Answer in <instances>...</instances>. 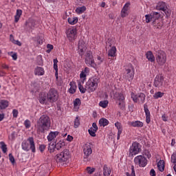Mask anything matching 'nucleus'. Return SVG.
<instances>
[{"label": "nucleus", "mask_w": 176, "mask_h": 176, "mask_svg": "<svg viewBox=\"0 0 176 176\" xmlns=\"http://www.w3.org/2000/svg\"><path fill=\"white\" fill-rule=\"evenodd\" d=\"M35 27V20L32 19H29L25 21V30L28 32H31L32 31V28Z\"/></svg>", "instance_id": "f3484780"}, {"label": "nucleus", "mask_w": 176, "mask_h": 176, "mask_svg": "<svg viewBox=\"0 0 176 176\" xmlns=\"http://www.w3.org/2000/svg\"><path fill=\"white\" fill-rule=\"evenodd\" d=\"M146 57L148 61H151V63H155V55H153V53H152L151 51H148L146 53Z\"/></svg>", "instance_id": "c85d7f7f"}, {"label": "nucleus", "mask_w": 176, "mask_h": 176, "mask_svg": "<svg viewBox=\"0 0 176 176\" xmlns=\"http://www.w3.org/2000/svg\"><path fill=\"white\" fill-rule=\"evenodd\" d=\"M128 125L131 126V127H137L138 129H141V127H144V122L140 120L129 121L128 122Z\"/></svg>", "instance_id": "412c9836"}, {"label": "nucleus", "mask_w": 176, "mask_h": 176, "mask_svg": "<svg viewBox=\"0 0 176 176\" xmlns=\"http://www.w3.org/2000/svg\"><path fill=\"white\" fill-rule=\"evenodd\" d=\"M145 18H146V23H149L150 21H153L152 13H151L149 14H146Z\"/></svg>", "instance_id": "3c124183"}, {"label": "nucleus", "mask_w": 176, "mask_h": 176, "mask_svg": "<svg viewBox=\"0 0 176 176\" xmlns=\"http://www.w3.org/2000/svg\"><path fill=\"white\" fill-rule=\"evenodd\" d=\"M164 96V93L161 92V91H157L155 92V94L153 95V98L155 100H157V98H162Z\"/></svg>", "instance_id": "c03bdc74"}, {"label": "nucleus", "mask_w": 176, "mask_h": 176, "mask_svg": "<svg viewBox=\"0 0 176 176\" xmlns=\"http://www.w3.org/2000/svg\"><path fill=\"white\" fill-rule=\"evenodd\" d=\"M90 72V69L89 67H85V69L82 70L81 73L80 74V79H83V80H86V77L89 75Z\"/></svg>", "instance_id": "b1692460"}, {"label": "nucleus", "mask_w": 176, "mask_h": 176, "mask_svg": "<svg viewBox=\"0 0 176 176\" xmlns=\"http://www.w3.org/2000/svg\"><path fill=\"white\" fill-rule=\"evenodd\" d=\"M157 10H162L165 13L166 17H170L171 16V10L167 8V3L164 1H160L157 3L155 6Z\"/></svg>", "instance_id": "0eeeda50"}, {"label": "nucleus", "mask_w": 176, "mask_h": 176, "mask_svg": "<svg viewBox=\"0 0 176 176\" xmlns=\"http://www.w3.org/2000/svg\"><path fill=\"white\" fill-rule=\"evenodd\" d=\"M83 159L85 162H89L90 160V156L93 153V149H91V145L90 143H87L83 146Z\"/></svg>", "instance_id": "6e6552de"}, {"label": "nucleus", "mask_w": 176, "mask_h": 176, "mask_svg": "<svg viewBox=\"0 0 176 176\" xmlns=\"http://www.w3.org/2000/svg\"><path fill=\"white\" fill-rule=\"evenodd\" d=\"M164 86V76L162 74H157L153 82V87H157V89H162Z\"/></svg>", "instance_id": "9d476101"}, {"label": "nucleus", "mask_w": 176, "mask_h": 176, "mask_svg": "<svg viewBox=\"0 0 176 176\" xmlns=\"http://www.w3.org/2000/svg\"><path fill=\"white\" fill-rule=\"evenodd\" d=\"M8 157H9V160L12 163V164H14V163H16V160H14V157L13 156V155L12 153H10L8 155Z\"/></svg>", "instance_id": "603ef678"}, {"label": "nucleus", "mask_w": 176, "mask_h": 176, "mask_svg": "<svg viewBox=\"0 0 176 176\" xmlns=\"http://www.w3.org/2000/svg\"><path fill=\"white\" fill-rule=\"evenodd\" d=\"M86 45L85 44V41L82 40H80L78 41V54L80 56H83L85 54V52H86Z\"/></svg>", "instance_id": "6ab92c4d"}, {"label": "nucleus", "mask_w": 176, "mask_h": 176, "mask_svg": "<svg viewBox=\"0 0 176 176\" xmlns=\"http://www.w3.org/2000/svg\"><path fill=\"white\" fill-rule=\"evenodd\" d=\"M155 60L161 67L166 64L167 61V55L163 50H158L155 54Z\"/></svg>", "instance_id": "39448f33"}, {"label": "nucleus", "mask_w": 176, "mask_h": 176, "mask_svg": "<svg viewBox=\"0 0 176 176\" xmlns=\"http://www.w3.org/2000/svg\"><path fill=\"white\" fill-rule=\"evenodd\" d=\"M56 149L57 151H60L63 146L65 145V142H64V140H60L57 144H54Z\"/></svg>", "instance_id": "c9c22d12"}, {"label": "nucleus", "mask_w": 176, "mask_h": 176, "mask_svg": "<svg viewBox=\"0 0 176 176\" xmlns=\"http://www.w3.org/2000/svg\"><path fill=\"white\" fill-rule=\"evenodd\" d=\"M152 25L153 27H154V28H155L156 30H162V28L163 27V23L162 22V19L153 21L152 23Z\"/></svg>", "instance_id": "393cba45"}, {"label": "nucleus", "mask_w": 176, "mask_h": 176, "mask_svg": "<svg viewBox=\"0 0 176 176\" xmlns=\"http://www.w3.org/2000/svg\"><path fill=\"white\" fill-rule=\"evenodd\" d=\"M85 64L88 67H91L92 68H96V67H97L96 62H94V58H93V54L91 53V51H88L86 53Z\"/></svg>", "instance_id": "9b49d317"}, {"label": "nucleus", "mask_w": 176, "mask_h": 176, "mask_svg": "<svg viewBox=\"0 0 176 176\" xmlns=\"http://www.w3.org/2000/svg\"><path fill=\"white\" fill-rule=\"evenodd\" d=\"M150 175L156 176V172L155 171V169H151L150 170Z\"/></svg>", "instance_id": "0e129e2a"}, {"label": "nucleus", "mask_w": 176, "mask_h": 176, "mask_svg": "<svg viewBox=\"0 0 176 176\" xmlns=\"http://www.w3.org/2000/svg\"><path fill=\"white\" fill-rule=\"evenodd\" d=\"M0 148L3 152V153H7L8 152V145H6L4 142H0Z\"/></svg>", "instance_id": "f704fd0d"}, {"label": "nucleus", "mask_w": 176, "mask_h": 176, "mask_svg": "<svg viewBox=\"0 0 176 176\" xmlns=\"http://www.w3.org/2000/svg\"><path fill=\"white\" fill-rule=\"evenodd\" d=\"M37 42L38 45H42V43H43V40L41 37H38Z\"/></svg>", "instance_id": "69168bd1"}, {"label": "nucleus", "mask_w": 176, "mask_h": 176, "mask_svg": "<svg viewBox=\"0 0 176 176\" xmlns=\"http://www.w3.org/2000/svg\"><path fill=\"white\" fill-rule=\"evenodd\" d=\"M99 124L102 127H105L109 124V121L107 118H102L99 120Z\"/></svg>", "instance_id": "7c9ffc66"}, {"label": "nucleus", "mask_w": 176, "mask_h": 176, "mask_svg": "<svg viewBox=\"0 0 176 176\" xmlns=\"http://www.w3.org/2000/svg\"><path fill=\"white\" fill-rule=\"evenodd\" d=\"M74 140V137L71 136L70 135H68L66 141H68V142H71Z\"/></svg>", "instance_id": "e2e57ef3"}, {"label": "nucleus", "mask_w": 176, "mask_h": 176, "mask_svg": "<svg viewBox=\"0 0 176 176\" xmlns=\"http://www.w3.org/2000/svg\"><path fill=\"white\" fill-rule=\"evenodd\" d=\"M76 34H78V30H76V28L75 27L70 28L66 31L67 36L69 41H71L76 39Z\"/></svg>", "instance_id": "2eb2a0df"}, {"label": "nucleus", "mask_w": 176, "mask_h": 176, "mask_svg": "<svg viewBox=\"0 0 176 176\" xmlns=\"http://www.w3.org/2000/svg\"><path fill=\"white\" fill-rule=\"evenodd\" d=\"M67 21L71 25H75L78 21V16H71L67 19Z\"/></svg>", "instance_id": "c756f323"}, {"label": "nucleus", "mask_w": 176, "mask_h": 176, "mask_svg": "<svg viewBox=\"0 0 176 176\" xmlns=\"http://www.w3.org/2000/svg\"><path fill=\"white\" fill-rule=\"evenodd\" d=\"M5 119V113H0V122H2Z\"/></svg>", "instance_id": "338daca9"}, {"label": "nucleus", "mask_w": 176, "mask_h": 176, "mask_svg": "<svg viewBox=\"0 0 176 176\" xmlns=\"http://www.w3.org/2000/svg\"><path fill=\"white\" fill-rule=\"evenodd\" d=\"M114 100L120 107H123L124 104V95L122 93L116 92L114 94Z\"/></svg>", "instance_id": "dca6fc26"}, {"label": "nucleus", "mask_w": 176, "mask_h": 176, "mask_svg": "<svg viewBox=\"0 0 176 176\" xmlns=\"http://www.w3.org/2000/svg\"><path fill=\"white\" fill-rule=\"evenodd\" d=\"M171 162L173 163V170L175 173H176V152L173 153L172 156H171Z\"/></svg>", "instance_id": "58836bf2"}, {"label": "nucleus", "mask_w": 176, "mask_h": 176, "mask_svg": "<svg viewBox=\"0 0 176 176\" xmlns=\"http://www.w3.org/2000/svg\"><path fill=\"white\" fill-rule=\"evenodd\" d=\"M134 163L139 167H145L148 164V160L144 155H138L134 158Z\"/></svg>", "instance_id": "4468645a"}, {"label": "nucleus", "mask_w": 176, "mask_h": 176, "mask_svg": "<svg viewBox=\"0 0 176 176\" xmlns=\"http://www.w3.org/2000/svg\"><path fill=\"white\" fill-rule=\"evenodd\" d=\"M74 107L75 109H78L79 107H80V104H82V102L80 101V99L79 98H76L74 102Z\"/></svg>", "instance_id": "4c0bfd02"}, {"label": "nucleus", "mask_w": 176, "mask_h": 176, "mask_svg": "<svg viewBox=\"0 0 176 176\" xmlns=\"http://www.w3.org/2000/svg\"><path fill=\"white\" fill-rule=\"evenodd\" d=\"M124 74L129 82H131V80L134 79L135 70H134V67L131 64H129L128 65L125 66Z\"/></svg>", "instance_id": "1a4fd4ad"}, {"label": "nucleus", "mask_w": 176, "mask_h": 176, "mask_svg": "<svg viewBox=\"0 0 176 176\" xmlns=\"http://www.w3.org/2000/svg\"><path fill=\"white\" fill-rule=\"evenodd\" d=\"M24 126H25V129H30V127H31V121H30L29 120H25Z\"/></svg>", "instance_id": "864d4df0"}, {"label": "nucleus", "mask_w": 176, "mask_h": 176, "mask_svg": "<svg viewBox=\"0 0 176 176\" xmlns=\"http://www.w3.org/2000/svg\"><path fill=\"white\" fill-rule=\"evenodd\" d=\"M97 60H98L97 63L98 65H101L102 63L104 61V59L101 58V56H98Z\"/></svg>", "instance_id": "052dcab7"}, {"label": "nucleus", "mask_w": 176, "mask_h": 176, "mask_svg": "<svg viewBox=\"0 0 176 176\" xmlns=\"http://www.w3.org/2000/svg\"><path fill=\"white\" fill-rule=\"evenodd\" d=\"M34 75L37 76H43L45 75V69L41 67H36L34 69Z\"/></svg>", "instance_id": "5701e85b"}, {"label": "nucleus", "mask_w": 176, "mask_h": 176, "mask_svg": "<svg viewBox=\"0 0 176 176\" xmlns=\"http://www.w3.org/2000/svg\"><path fill=\"white\" fill-rule=\"evenodd\" d=\"M13 43H14V45H17L18 46H21V42L19 41V40H15Z\"/></svg>", "instance_id": "774afa93"}, {"label": "nucleus", "mask_w": 176, "mask_h": 176, "mask_svg": "<svg viewBox=\"0 0 176 176\" xmlns=\"http://www.w3.org/2000/svg\"><path fill=\"white\" fill-rule=\"evenodd\" d=\"M21 14H23V10H16V14L14 16V21L15 23H19V20L21 17Z\"/></svg>", "instance_id": "473e14b6"}, {"label": "nucleus", "mask_w": 176, "mask_h": 176, "mask_svg": "<svg viewBox=\"0 0 176 176\" xmlns=\"http://www.w3.org/2000/svg\"><path fill=\"white\" fill-rule=\"evenodd\" d=\"M126 176H135V170L134 169V166H131V175L129 172H126Z\"/></svg>", "instance_id": "09e8293b"}, {"label": "nucleus", "mask_w": 176, "mask_h": 176, "mask_svg": "<svg viewBox=\"0 0 176 176\" xmlns=\"http://www.w3.org/2000/svg\"><path fill=\"white\" fill-rule=\"evenodd\" d=\"M79 126H80V118H79V116H77L74 120V127L78 129Z\"/></svg>", "instance_id": "ea45409f"}, {"label": "nucleus", "mask_w": 176, "mask_h": 176, "mask_svg": "<svg viewBox=\"0 0 176 176\" xmlns=\"http://www.w3.org/2000/svg\"><path fill=\"white\" fill-rule=\"evenodd\" d=\"M161 16H162V14H160V13H159L157 12H151V17H152L153 22L158 21L159 20H162V19H160Z\"/></svg>", "instance_id": "cd10ccee"}, {"label": "nucleus", "mask_w": 176, "mask_h": 176, "mask_svg": "<svg viewBox=\"0 0 176 176\" xmlns=\"http://www.w3.org/2000/svg\"><path fill=\"white\" fill-rule=\"evenodd\" d=\"M8 107H9V101L6 100H0V112L3 109H6Z\"/></svg>", "instance_id": "a878e982"}, {"label": "nucleus", "mask_w": 176, "mask_h": 176, "mask_svg": "<svg viewBox=\"0 0 176 176\" xmlns=\"http://www.w3.org/2000/svg\"><path fill=\"white\" fill-rule=\"evenodd\" d=\"M115 126L118 130H122V123L116 122L115 123Z\"/></svg>", "instance_id": "6e6d98bb"}, {"label": "nucleus", "mask_w": 176, "mask_h": 176, "mask_svg": "<svg viewBox=\"0 0 176 176\" xmlns=\"http://www.w3.org/2000/svg\"><path fill=\"white\" fill-rule=\"evenodd\" d=\"M47 48L48 49L47 50V53H50V52H52V50H53V45L47 44Z\"/></svg>", "instance_id": "4d7b16f0"}, {"label": "nucleus", "mask_w": 176, "mask_h": 176, "mask_svg": "<svg viewBox=\"0 0 176 176\" xmlns=\"http://www.w3.org/2000/svg\"><path fill=\"white\" fill-rule=\"evenodd\" d=\"M116 47H111V48L108 51L109 57H115L116 56Z\"/></svg>", "instance_id": "2f4dec72"}, {"label": "nucleus", "mask_w": 176, "mask_h": 176, "mask_svg": "<svg viewBox=\"0 0 176 176\" xmlns=\"http://www.w3.org/2000/svg\"><path fill=\"white\" fill-rule=\"evenodd\" d=\"M47 100L48 102L53 104L58 100V91L54 88H51L47 94Z\"/></svg>", "instance_id": "423d86ee"}, {"label": "nucleus", "mask_w": 176, "mask_h": 176, "mask_svg": "<svg viewBox=\"0 0 176 176\" xmlns=\"http://www.w3.org/2000/svg\"><path fill=\"white\" fill-rule=\"evenodd\" d=\"M88 133L91 137H96V133H97V131H96V129L90 128L89 129H88Z\"/></svg>", "instance_id": "49530a36"}, {"label": "nucleus", "mask_w": 176, "mask_h": 176, "mask_svg": "<svg viewBox=\"0 0 176 176\" xmlns=\"http://www.w3.org/2000/svg\"><path fill=\"white\" fill-rule=\"evenodd\" d=\"M54 63V69L55 71H58V65H57L58 63V60L57 58H55L53 60Z\"/></svg>", "instance_id": "de8ad7c7"}, {"label": "nucleus", "mask_w": 176, "mask_h": 176, "mask_svg": "<svg viewBox=\"0 0 176 176\" xmlns=\"http://www.w3.org/2000/svg\"><path fill=\"white\" fill-rule=\"evenodd\" d=\"M94 171H96V168H91L90 166L87 167V172L88 173V174H93Z\"/></svg>", "instance_id": "5fc2aeb1"}, {"label": "nucleus", "mask_w": 176, "mask_h": 176, "mask_svg": "<svg viewBox=\"0 0 176 176\" xmlns=\"http://www.w3.org/2000/svg\"><path fill=\"white\" fill-rule=\"evenodd\" d=\"M21 146L23 151H25V152H29V151H31L32 153L36 152L35 141L33 137H30L26 140H23L21 143Z\"/></svg>", "instance_id": "f03ea898"}, {"label": "nucleus", "mask_w": 176, "mask_h": 176, "mask_svg": "<svg viewBox=\"0 0 176 176\" xmlns=\"http://www.w3.org/2000/svg\"><path fill=\"white\" fill-rule=\"evenodd\" d=\"M58 134H60V132L58 131H51L47 138L49 142H54V144H56V138Z\"/></svg>", "instance_id": "aec40b11"}, {"label": "nucleus", "mask_w": 176, "mask_h": 176, "mask_svg": "<svg viewBox=\"0 0 176 176\" xmlns=\"http://www.w3.org/2000/svg\"><path fill=\"white\" fill-rule=\"evenodd\" d=\"M45 148H46V146L44 144H41L39 146L38 149H39L40 152H41V153H43Z\"/></svg>", "instance_id": "13d9d810"}, {"label": "nucleus", "mask_w": 176, "mask_h": 176, "mask_svg": "<svg viewBox=\"0 0 176 176\" xmlns=\"http://www.w3.org/2000/svg\"><path fill=\"white\" fill-rule=\"evenodd\" d=\"M103 176H111V168H109L107 165L103 166Z\"/></svg>", "instance_id": "72a5a7b5"}, {"label": "nucleus", "mask_w": 176, "mask_h": 176, "mask_svg": "<svg viewBox=\"0 0 176 176\" xmlns=\"http://www.w3.org/2000/svg\"><path fill=\"white\" fill-rule=\"evenodd\" d=\"M78 89L80 90V91L82 93V94H85V93H86V91L87 90V89H86V87H83V85H82V82H78Z\"/></svg>", "instance_id": "79ce46f5"}, {"label": "nucleus", "mask_w": 176, "mask_h": 176, "mask_svg": "<svg viewBox=\"0 0 176 176\" xmlns=\"http://www.w3.org/2000/svg\"><path fill=\"white\" fill-rule=\"evenodd\" d=\"M12 115H13V118H17V116H19V111H17V109H13Z\"/></svg>", "instance_id": "bf43d9fd"}, {"label": "nucleus", "mask_w": 176, "mask_h": 176, "mask_svg": "<svg viewBox=\"0 0 176 176\" xmlns=\"http://www.w3.org/2000/svg\"><path fill=\"white\" fill-rule=\"evenodd\" d=\"M70 88L69 89V93L70 94H75L76 93V83L74 81L70 82L69 83Z\"/></svg>", "instance_id": "bb28decb"}, {"label": "nucleus", "mask_w": 176, "mask_h": 176, "mask_svg": "<svg viewBox=\"0 0 176 176\" xmlns=\"http://www.w3.org/2000/svg\"><path fill=\"white\" fill-rule=\"evenodd\" d=\"M144 109L146 115V122L147 124H149V123H151V111H149V109H148V105L144 104Z\"/></svg>", "instance_id": "4be33fe9"}, {"label": "nucleus", "mask_w": 176, "mask_h": 176, "mask_svg": "<svg viewBox=\"0 0 176 176\" xmlns=\"http://www.w3.org/2000/svg\"><path fill=\"white\" fill-rule=\"evenodd\" d=\"M54 148H56L54 143L52 144L50 143V146H48V151H50V153H53V152H54Z\"/></svg>", "instance_id": "8fccbe9b"}, {"label": "nucleus", "mask_w": 176, "mask_h": 176, "mask_svg": "<svg viewBox=\"0 0 176 176\" xmlns=\"http://www.w3.org/2000/svg\"><path fill=\"white\" fill-rule=\"evenodd\" d=\"M141 152V145L137 142L132 143V145L129 148V153L131 156H135Z\"/></svg>", "instance_id": "f8f14e48"}, {"label": "nucleus", "mask_w": 176, "mask_h": 176, "mask_svg": "<svg viewBox=\"0 0 176 176\" xmlns=\"http://www.w3.org/2000/svg\"><path fill=\"white\" fill-rule=\"evenodd\" d=\"M131 97L133 102H138V104H144L145 102V94L144 93L135 94L132 92Z\"/></svg>", "instance_id": "ddd939ff"}, {"label": "nucleus", "mask_w": 176, "mask_h": 176, "mask_svg": "<svg viewBox=\"0 0 176 176\" xmlns=\"http://www.w3.org/2000/svg\"><path fill=\"white\" fill-rule=\"evenodd\" d=\"M157 167H158V170L162 173V171H164V161L160 160L157 163Z\"/></svg>", "instance_id": "e433bc0d"}, {"label": "nucleus", "mask_w": 176, "mask_h": 176, "mask_svg": "<svg viewBox=\"0 0 176 176\" xmlns=\"http://www.w3.org/2000/svg\"><path fill=\"white\" fill-rule=\"evenodd\" d=\"M108 104H109V102L107 100H102L99 102V106L102 108H107V107H108Z\"/></svg>", "instance_id": "37998d69"}, {"label": "nucleus", "mask_w": 176, "mask_h": 176, "mask_svg": "<svg viewBox=\"0 0 176 176\" xmlns=\"http://www.w3.org/2000/svg\"><path fill=\"white\" fill-rule=\"evenodd\" d=\"M70 157L69 150L64 149L62 152L56 155L55 159L57 163H65V162L69 160Z\"/></svg>", "instance_id": "20e7f679"}, {"label": "nucleus", "mask_w": 176, "mask_h": 176, "mask_svg": "<svg viewBox=\"0 0 176 176\" xmlns=\"http://www.w3.org/2000/svg\"><path fill=\"white\" fill-rule=\"evenodd\" d=\"M50 124V118L47 115L41 116L37 122L38 133H45V131L49 130Z\"/></svg>", "instance_id": "f257e3e1"}, {"label": "nucleus", "mask_w": 176, "mask_h": 176, "mask_svg": "<svg viewBox=\"0 0 176 176\" xmlns=\"http://www.w3.org/2000/svg\"><path fill=\"white\" fill-rule=\"evenodd\" d=\"M130 5H131L130 2H126L124 5L120 13V16L121 17H122V19L124 17H127V16H129V11L130 10Z\"/></svg>", "instance_id": "a211bd4d"}, {"label": "nucleus", "mask_w": 176, "mask_h": 176, "mask_svg": "<svg viewBox=\"0 0 176 176\" xmlns=\"http://www.w3.org/2000/svg\"><path fill=\"white\" fill-rule=\"evenodd\" d=\"M86 11V7L82 6L78 7L76 9V12L78 13V14H82V13H84Z\"/></svg>", "instance_id": "a19ab883"}, {"label": "nucleus", "mask_w": 176, "mask_h": 176, "mask_svg": "<svg viewBox=\"0 0 176 176\" xmlns=\"http://www.w3.org/2000/svg\"><path fill=\"white\" fill-rule=\"evenodd\" d=\"M38 101L40 102V104H45V102H46V96L43 95V94H40L39 97H38Z\"/></svg>", "instance_id": "a18cd8bd"}, {"label": "nucleus", "mask_w": 176, "mask_h": 176, "mask_svg": "<svg viewBox=\"0 0 176 176\" xmlns=\"http://www.w3.org/2000/svg\"><path fill=\"white\" fill-rule=\"evenodd\" d=\"M98 83H100V77L94 76L88 80L86 82L85 87L89 93H93V91H96V90H97Z\"/></svg>", "instance_id": "7ed1b4c3"}, {"label": "nucleus", "mask_w": 176, "mask_h": 176, "mask_svg": "<svg viewBox=\"0 0 176 176\" xmlns=\"http://www.w3.org/2000/svg\"><path fill=\"white\" fill-rule=\"evenodd\" d=\"M91 129L97 131V130H98V126H97V124L96 122H94Z\"/></svg>", "instance_id": "680f3d73"}]
</instances>
